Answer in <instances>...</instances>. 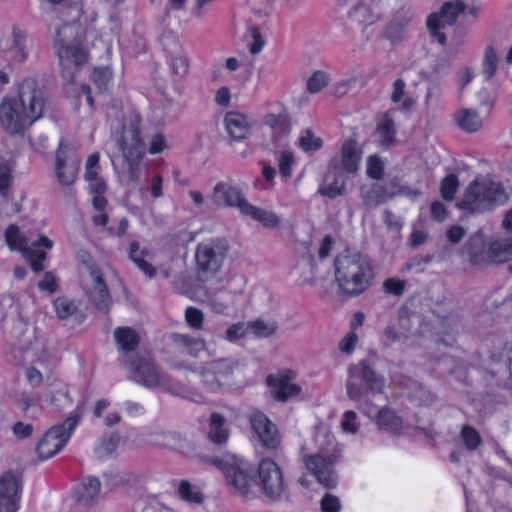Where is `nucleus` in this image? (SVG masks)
Masks as SVG:
<instances>
[{
  "label": "nucleus",
  "mask_w": 512,
  "mask_h": 512,
  "mask_svg": "<svg viewBox=\"0 0 512 512\" xmlns=\"http://www.w3.org/2000/svg\"><path fill=\"white\" fill-rule=\"evenodd\" d=\"M59 7L61 18H68L55 30L53 44L59 58L62 77L72 83L95 48L110 54L112 38L122 28L118 5L120 0H90L87 3L67 0H46Z\"/></svg>",
  "instance_id": "1"
},
{
  "label": "nucleus",
  "mask_w": 512,
  "mask_h": 512,
  "mask_svg": "<svg viewBox=\"0 0 512 512\" xmlns=\"http://www.w3.org/2000/svg\"><path fill=\"white\" fill-rule=\"evenodd\" d=\"M46 97L38 81L24 78L16 87L15 96L0 102V125L10 135H23L43 117Z\"/></svg>",
  "instance_id": "2"
},
{
  "label": "nucleus",
  "mask_w": 512,
  "mask_h": 512,
  "mask_svg": "<svg viewBox=\"0 0 512 512\" xmlns=\"http://www.w3.org/2000/svg\"><path fill=\"white\" fill-rule=\"evenodd\" d=\"M335 278L339 292L356 297L365 292L373 279L370 259L360 253H345L335 260Z\"/></svg>",
  "instance_id": "3"
},
{
  "label": "nucleus",
  "mask_w": 512,
  "mask_h": 512,
  "mask_svg": "<svg viewBox=\"0 0 512 512\" xmlns=\"http://www.w3.org/2000/svg\"><path fill=\"white\" fill-rule=\"evenodd\" d=\"M384 385V377L364 361L353 364L348 369L347 396L352 401L360 402L361 411L368 417L375 411V406L368 400V396L382 393Z\"/></svg>",
  "instance_id": "4"
},
{
  "label": "nucleus",
  "mask_w": 512,
  "mask_h": 512,
  "mask_svg": "<svg viewBox=\"0 0 512 512\" xmlns=\"http://www.w3.org/2000/svg\"><path fill=\"white\" fill-rule=\"evenodd\" d=\"M324 440L325 443L315 453H308L304 447L301 448V460L322 486L334 488L338 480L335 465L342 457V447L331 434H325Z\"/></svg>",
  "instance_id": "5"
},
{
  "label": "nucleus",
  "mask_w": 512,
  "mask_h": 512,
  "mask_svg": "<svg viewBox=\"0 0 512 512\" xmlns=\"http://www.w3.org/2000/svg\"><path fill=\"white\" fill-rule=\"evenodd\" d=\"M4 239L11 251H18L31 264L35 272L43 270V261L47 258V250L53 247V241L45 235L32 238L30 232L25 233L15 225H9L4 232Z\"/></svg>",
  "instance_id": "6"
},
{
  "label": "nucleus",
  "mask_w": 512,
  "mask_h": 512,
  "mask_svg": "<svg viewBox=\"0 0 512 512\" xmlns=\"http://www.w3.org/2000/svg\"><path fill=\"white\" fill-rule=\"evenodd\" d=\"M212 463L225 475L226 484L232 494L246 499L256 496L253 470L247 461L229 455L214 459Z\"/></svg>",
  "instance_id": "7"
},
{
  "label": "nucleus",
  "mask_w": 512,
  "mask_h": 512,
  "mask_svg": "<svg viewBox=\"0 0 512 512\" xmlns=\"http://www.w3.org/2000/svg\"><path fill=\"white\" fill-rule=\"evenodd\" d=\"M228 244L224 239H211L201 242L195 250L196 274L200 281L214 279L222 269L228 254Z\"/></svg>",
  "instance_id": "8"
},
{
  "label": "nucleus",
  "mask_w": 512,
  "mask_h": 512,
  "mask_svg": "<svg viewBox=\"0 0 512 512\" xmlns=\"http://www.w3.org/2000/svg\"><path fill=\"white\" fill-rule=\"evenodd\" d=\"M119 147L127 161V177L131 182H138L141 177L140 162L145 154V144L140 136L139 119L134 117L128 125L123 126Z\"/></svg>",
  "instance_id": "9"
},
{
  "label": "nucleus",
  "mask_w": 512,
  "mask_h": 512,
  "mask_svg": "<svg viewBox=\"0 0 512 512\" xmlns=\"http://www.w3.org/2000/svg\"><path fill=\"white\" fill-rule=\"evenodd\" d=\"M257 486L269 501L280 502L288 498V485L283 470L272 458L260 460L257 468Z\"/></svg>",
  "instance_id": "10"
},
{
  "label": "nucleus",
  "mask_w": 512,
  "mask_h": 512,
  "mask_svg": "<svg viewBox=\"0 0 512 512\" xmlns=\"http://www.w3.org/2000/svg\"><path fill=\"white\" fill-rule=\"evenodd\" d=\"M25 357L31 362L26 368L25 376L32 387H39L44 382L50 385L53 379H57L53 374L52 358L44 342L36 340L25 349Z\"/></svg>",
  "instance_id": "11"
},
{
  "label": "nucleus",
  "mask_w": 512,
  "mask_h": 512,
  "mask_svg": "<svg viewBox=\"0 0 512 512\" xmlns=\"http://www.w3.org/2000/svg\"><path fill=\"white\" fill-rule=\"evenodd\" d=\"M78 422L79 416L71 415L62 424L51 427L36 446L38 457L46 460L56 455L66 445Z\"/></svg>",
  "instance_id": "12"
},
{
  "label": "nucleus",
  "mask_w": 512,
  "mask_h": 512,
  "mask_svg": "<svg viewBox=\"0 0 512 512\" xmlns=\"http://www.w3.org/2000/svg\"><path fill=\"white\" fill-rule=\"evenodd\" d=\"M466 9L465 4L461 0L445 2L439 13L432 14L427 19V28L431 36L441 45L446 44V36L441 32L447 26L456 23L458 16Z\"/></svg>",
  "instance_id": "13"
},
{
  "label": "nucleus",
  "mask_w": 512,
  "mask_h": 512,
  "mask_svg": "<svg viewBox=\"0 0 512 512\" xmlns=\"http://www.w3.org/2000/svg\"><path fill=\"white\" fill-rule=\"evenodd\" d=\"M88 275L83 281L84 289L90 302L101 312H108L112 303V299L104 281L101 270L94 266L88 265Z\"/></svg>",
  "instance_id": "14"
},
{
  "label": "nucleus",
  "mask_w": 512,
  "mask_h": 512,
  "mask_svg": "<svg viewBox=\"0 0 512 512\" xmlns=\"http://www.w3.org/2000/svg\"><path fill=\"white\" fill-rule=\"evenodd\" d=\"M80 160L76 157L73 149L65 142L61 141L56 151L55 174L58 182L62 186H71L74 184Z\"/></svg>",
  "instance_id": "15"
},
{
  "label": "nucleus",
  "mask_w": 512,
  "mask_h": 512,
  "mask_svg": "<svg viewBox=\"0 0 512 512\" xmlns=\"http://www.w3.org/2000/svg\"><path fill=\"white\" fill-rule=\"evenodd\" d=\"M251 427L261 445L268 450H278L281 446V435L277 426L260 411H253L249 417Z\"/></svg>",
  "instance_id": "16"
},
{
  "label": "nucleus",
  "mask_w": 512,
  "mask_h": 512,
  "mask_svg": "<svg viewBox=\"0 0 512 512\" xmlns=\"http://www.w3.org/2000/svg\"><path fill=\"white\" fill-rule=\"evenodd\" d=\"M361 158L362 150L358 146L357 141L347 139L343 142L339 153L330 159L329 168L354 174L359 169Z\"/></svg>",
  "instance_id": "17"
},
{
  "label": "nucleus",
  "mask_w": 512,
  "mask_h": 512,
  "mask_svg": "<svg viewBox=\"0 0 512 512\" xmlns=\"http://www.w3.org/2000/svg\"><path fill=\"white\" fill-rule=\"evenodd\" d=\"M295 378L296 374L291 370L267 376L266 381L271 388L272 397L278 402H287L298 396L302 392V387L293 382Z\"/></svg>",
  "instance_id": "18"
},
{
  "label": "nucleus",
  "mask_w": 512,
  "mask_h": 512,
  "mask_svg": "<svg viewBox=\"0 0 512 512\" xmlns=\"http://www.w3.org/2000/svg\"><path fill=\"white\" fill-rule=\"evenodd\" d=\"M210 199L217 207L237 208L241 214L249 203L242 192L228 182L217 183Z\"/></svg>",
  "instance_id": "19"
},
{
  "label": "nucleus",
  "mask_w": 512,
  "mask_h": 512,
  "mask_svg": "<svg viewBox=\"0 0 512 512\" xmlns=\"http://www.w3.org/2000/svg\"><path fill=\"white\" fill-rule=\"evenodd\" d=\"M121 362L129 369L131 379L145 387L154 388L163 381V376L157 366L148 360H139L136 364L135 362H128L126 358H123Z\"/></svg>",
  "instance_id": "20"
},
{
  "label": "nucleus",
  "mask_w": 512,
  "mask_h": 512,
  "mask_svg": "<svg viewBox=\"0 0 512 512\" xmlns=\"http://www.w3.org/2000/svg\"><path fill=\"white\" fill-rule=\"evenodd\" d=\"M491 361L487 375L495 379L498 387L512 389V347L504 348L499 357L492 355Z\"/></svg>",
  "instance_id": "21"
},
{
  "label": "nucleus",
  "mask_w": 512,
  "mask_h": 512,
  "mask_svg": "<svg viewBox=\"0 0 512 512\" xmlns=\"http://www.w3.org/2000/svg\"><path fill=\"white\" fill-rule=\"evenodd\" d=\"M234 364L230 359L220 358L203 365L199 371L202 383L211 388L222 385L223 379L232 374Z\"/></svg>",
  "instance_id": "22"
},
{
  "label": "nucleus",
  "mask_w": 512,
  "mask_h": 512,
  "mask_svg": "<svg viewBox=\"0 0 512 512\" xmlns=\"http://www.w3.org/2000/svg\"><path fill=\"white\" fill-rule=\"evenodd\" d=\"M254 126L253 119L244 113L231 111L224 116V127L234 141H244L249 138Z\"/></svg>",
  "instance_id": "23"
},
{
  "label": "nucleus",
  "mask_w": 512,
  "mask_h": 512,
  "mask_svg": "<svg viewBox=\"0 0 512 512\" xmlns=\"http://www.w3.org/2000/svg\"><path fill=\"white\" fill-rule=\"evenodd\" d=\"M507 200L508 194L499 182L491 179L482 181V210L503 205Z\"/></svg>",
  "instance_id": "24"
},
{
  "label": "nucleus",
  "mask_w": 512,
  "mask_h": 512,
  "mask_svg": "<svg viewBox=\"0 0 512 512\" xmlns=\"http://www.w3.org/2000/svg\"><path fill=\"white\" fill-rule=\"evenodd\" d=\"M346 193V178L339 170L329 168L324 182L318 188V194L334 199Z\"/></svg>",
  "instance_id": "25"
},
{
  "label": "nucleus",
  "mask_w": 512,
  "mask_h": 512,
  "mask_svg": "<svg viewBox=\"0 0 512 512\" xmlns=\"http://www.w3.org/2000/svg\"><path fill=\"white\" fill-rule=\"evenodd\" d=\"M381 0H361L351 11V17L364 24H371L381 16Z\"/></svg>",
  "instance_id": "26"
},
{
  "label": "nucleus",
  "mask_w": 512,
  "mask_h": 512,
  "mask_svg": "<svg viewBox=\"0 0 512 512\" xmlns=\"http://www.w3.org/2000/svg\"><path fill=\"white\" fill-rule=\"evenodd\" d=\"M171 339L179 352L191 357H198L199 353L206 348V343L203 339L194 338L189 335L175 333L171 336Z\"/></svg>",
  "instance_id": "27"
},
{
  "label": "nucleus",
  "mask_w": 512,
  "mask_h": 512,
  "mask_svg": "<svg viewBox=\"0 0 512 512\" xmlns=\"http://www.w3.org/2000/svg\"><path fill=\"white\" fill-rule=\"evenodd\" d=\"M375 422L380 430L395 435L400 434L404 427L401 417L389 407H383L378 411Z\"/></svg>",
  "instance_id": "28"
},
{
  "label": "nucleus",
  "mask_w": 512,
  "mask_h": 512,
  "mask_svg": "<svg viewBox=\"0 0 512 512\" xmlns=\"http://www.w3.org/2000/svg\"><path fill=\"white\" fill-rule=\"evenodd\" d=\"M100 492V481L95 477H87L83 479L77 491L76 500L84 506H91L99 498Z\"/></svg>",
  "instance_id": "29"
},
{
  "label": "nucleus",
  "mask_w": 512,
  "mask_h": 512,
  "mask_svg": "<svg viewBox=\"0 0 512 512\" xmlns=\"http://www.w3.org/2000/svg\"><path fill=\"white\" fill-rule=\"evenodd\" d=\"M120 47L129 55L135 56L145 50L146 44L143 32L134 27L118 39Z\"/></svg>",
  "instance_id": "30"
},
{
  "label": "nucleus",
  "mask_w": 512,
  "mask_h": 512,
  "mask_svg": "<svg viewBox=\"0 0 512 512\" xmlns=\"http://www.w3.org/2000/svg\"><path fill=\"white\" fill-rule=\"evenodd\" d=\"M487 259L491 263H504L512 260V238L500 239L491 243ZM512 271V265L509 266Z\"/></svg>",
  "instance_id": "31"
},
{
  "label": "nucleus",
  "mask_w": 512,
  "mask_h": 512,
  "mask_svg": "<svg viewBox=\"0 0 512 512\" xmlns=\"http://www.w3.org/2000/svg\"><path fill=\"white\" fill-rule=\"evenodd\" d=\"M46 398L48 402L57 409H62L71 405V399L67 386L58 379H53L47 386Z\"/></svg>",
  "instance_id": "32"
},
{
  "label": "nucleus",
  "mask_w": 512,
  "mask_h": 512,
  "mask_svg": "<svg viewBox=\"0 0 512 512\" xmlns=\"http://www.w3.org/2000/svg\"><path fill=\"white\" fill-rule=\"evenodd\" d=\"M129 259L149 278L156 274V269L147 261L149 251L145 248H140L137 241L131 242L129 246Z\"/></svg>",
  "instance_id": "33"
},
{
  "label": "nucleus",
  "mask_w": 512,
  "mask_h": 512,
  "mask_svg": "<svg viewBox=\"0 0 512 512\" xmlns=\"http://www.w3.org/2000/svg\"><path fill=\"white\" fill-rule=\"evenodd\" d=\"M114 339L122 352L134 351L140 342L138 333L130 327H118L114 331Z\"/></svg>",
  "instance_id": "34"
},
{
  "label": "nucleus",
  "mask_w": 512,
  "mask_h": 512,
  "mask_svg": "<svg viewBox=\"0 0 512 512\" xmlns=\"http://www.w3.org/2000/svg\"><path fill=\"white\" fill-rule=\"evenodd\" d=\"M21 482L12 473H5L0 476V499L20 501Z\"/></svg>",
  "instance_id": "35"
},
{
  "label": "nucleus",
  "mask_w": 512,
  "mask_h": 512,
  "mask_svg": "<svg viewBox=\"0 0 512 512\" xmlns=\"http://www.w3.org/2000/svg\"><path fill=\"white\" fill-rule=\"evenodd\" d=\"M9 52L15 63H23L28 57L27 38L25 33L18 27L12 30V47Z\"/></svg>",
  "instance_id": "36"
},
{
  "label": "nucleus",
  "mask_w": 512,
  "mask_h": 512,
  "mask_svg": "<svg viewBox=\"0 0 512 512\" xmlns=\"http://www.w3.org/2000/svg\"><path fill=\"white\" fill-rule=\"evenodd\" d=\"M396 129L394 120L388 113L384 114L377 125L376 137L378 143L383 147L392 145L395 141Z\"/></svg>",
  "instance_id": "37"
},
{
  "label": "nucleus",
  "mask_w": 512,
  "mask_h": 512,
  "mask_svg": "<svg viewBox=\"0 0 512 512\" xmlns=\"http://www.w3.org/2000/svg\"><path fill=\"white\" fill-rule=\"evenodd\" d=\"M396 196V193L388 192L384 186L373 185L368 190H362V199L368 208H374Z\"/></svg>",
  "instance_id": "38"
},
{
  "label": "nucleus",
  "mask_w": 512,
  "mask_h": 512,
  "mask_svg": "<svg viewBox=\"0 0 512 512\" xmlns=\"http://www.w3.org/2000/svg\"><path fill=\"white\" fill-rule=\"evenodd\" d=\"M242 215L250 217L253 220H256L263 224L264 226L270 228L276 227L280 223L279 217L274 212L253 206L250 203H248Z\"/></svg>",
  "instance_id": "39"
},
{
  "label": "nucleus",
  "mask_w": 512,
  "mask_h": 512,
  "mask_svg": "<svg viewBox=\"0 0 512 512\" xmlns=\"http://www.w3.org/2000/svg\"><path fill=\"white\" fill-rule=\"evenodd\" d=\"M459 209L475 212L480 207V185L474 180L465 190L462 200L457 203Z\"/></svg>",
  "instance_id": "40"
},
{
  "label": "nucleus",
  "mask_w": 512,
  "mask_h": 512,
  "mask_svg": "<svg viewBox=\"0 0 512 512\" xmlns=\"http://www.w3.org/2000/svg\"><path fill=\"white\" fill-rule=\"evenodd\" d=\"M225 418L219 413L210 416L208 437L215 444H223L228 439V430L224 427Z\"/></svg>",
  "instance_id": "41"
},
{
  "label": "nucleus",
  "mask_w": 512,
  "mask_h": 512,
  "mask_svg": "<svg viewBox=\"0 0 512 512\" xmlns=\"http://www.w3.org/2000/svg\"><path fill=\"white\" fill-rule=\"evenodd\" d=\"M55 313L60 320H66L75 315L78 306L75 302L67 297H58L53 302Z\"/></svg>",
  "instance_id": "42"
},
{
  "label": "nucleus",
  "mask_w": 512,
  "mask_h": 512,
  "mask_svg": "<svg viewBox=\"0 0 512 512\" xmlns=\"http://www.w3.org/2000/svg\"><path fill=\"white\" fill-rule=\"evenodd\" d=\"M264 122L276 133L287 134L290 131V121L286 113L268 114Z\"/></svg>",
  "instance_id": "43"
},
{
  "label": "nucleus",
  "mask_w": 512,
  "mask_h": 512,
  "mask_svg": "<svg viewBox=\"0 0 512 512\" xmlns=\"http://www.w3.org/2000/svg\"><path fill=\"white\" fill-rule=\"evenodd\" d=\"M330 82V76L328 73L317 70L312 73V75L308 78L306 89L310 94L319 93L322 89H324Z\"/></svg>",
  "instance_id": "44"
},
{
  "label": "nucleus",
  "mask_w": 512,
  "mask_h": 512,
  "mask_svg": "<svg viewBox=\"0 0 512 512\" xmlns=\"http://www.w3.org/2000/svg\"><path fill=\"white\" fill-rule=\"evenodd\" d=\"M248 327L249 331L259 338H266L273 335L278 328L275 322H266L262 319L248 322Z\"/></svg>",
  "instance_id": "45"
},
{
  "label": "nucleus",
  "mask_w": 512,
  "mask_h": 512,
  "mask_svg": "<svg viewBox=\"0 0 512 512\" xmlns=\"http://www.w3.org/2000/svg\"><path fill=\"white\" fill-rule=\"evenodd\" d=\"M498 63L499 59L495 49L492 46H488L485 49L483 64V73L486 80H491L495 76L498 69Z\"/></svg>",
  "instance_id": "46"
},
{
  "label": "nucleus",
  "mask_w": 512,
  "mask_h": 512,
  "mask_svg": "<svg viewBox=\"0 0 512 512\" xmlns=\"http://www.w3.org/2000/svg\"><path fill=\"white\" fill-rule=\"evenodd\" d=\"M247 47L252 55L261 52L265 45V39L258 27H250L246 35Z\"/></svg>",
  "instance_id": "47"
},
{
  "label": "nucleus",
  "mask_w": 512,
  "mask_h": 512,
  "mask_svg": "<svg viewBox=\"0 0 512 512\" xmlns=\"http://www.w3.org/2000/svg\"><path fill=\"white\" fill-rule=\"evenodd\" d=\"M457 122L459 126L468 132H475L478 129V115L477 111L463 109L457 115Z\"/></svg>",
  "instance_id": "48"
},
{
  "label": "nucleus",
  "mask_w": 512,
  "mask_h": 512,
  "mask_svg": "<svg viewBox=\"0 0 512 512\" xmlns=\"http://www.w3.org/2000/svg\"><path fill=\"white\" fill-rule=\"evenodd\" d=\"M460 437L467 450H476L480 444L478 431L469 425H464L461 428Z\"/></svg>",
  "instance_id": "49"
},
{
  "label": "nucleus",
  "mask_w": 512,
  "mask_h": 512,
  "mask_svg": "<svg viewBox=\"0 0 512 512\" xmlns=\"http://www.w3.org/2000/svg\"><path fill=\"white\" fill-rule=\"evenodd\" d=\"M459 187L458 178L451 174L446 176L440 184V193L444 200L452 201Z\"/></svg>",
  "instance_id": "50"
},
{
  "label": "nucleus",
  "mask_w": 512,
  "mask_h": 512,
  "mask_svg": "<svg viewBox=\"0 0 512 512\" xmlns=\"http://www.w3.org/2000/svg\"><path fill=\"white\" fill-rule=\"evenodd\" d=\"M112 79V71L108 67L95 68L92 73V81L100 91L107 90Z\"/></svg>",
  "instance_id": "51"
},
{
  "label": "nucleus",
  "mask_w": 512,
  "mask_h": 512,
  "mask_svg": "<svg viewBox=\"0 0 512 512\" xmlns=\"http://www.w3.org/2000/svg\"><path fill=\"white\" fill-rule=\"evenodd\" d=\"M340 426L343 432L355 435L360 427L357 413L353 410H347L343 413Z\"/></svg>",
  "instance_id": "52"
},
{
  "label": "nucleus",
  "mask_w": 512,
  "mask_h": 512,
  "mask_svg": "<svg viewBox=\"0 0 512 512\" xmlns=\"http://www.w3.org/2000/svg\"><path fill=\"white\" fill-rule=\"evenodd\" d=\"M358 80L359 74L356 71L349 72L335 85L334 94L338 97L344 96L356 84Z\"/></svg>",
  "instance_id": "53"
},
{
  "label": "nucleus",
  "mask_w": 512,
  "mask_h": 512,
  "mask_svg": "<svg viewBox=\"0 0 512 512\" xmlns=\"http://www.w3.org/2000/svg\"><path fill=\"white\" fill-rule=\"evenodd\" d=\"M178 493L182 499L191 503L199 504L203 501L202 494L195 490L188 481H181Z\"/></svg>",
  "instance_id": "54"
},
{
  "label": "nucleus",
  "mask_w": 512,
  "mask_h": 512,
  "mask_svg": "<svg viewBox=\"0 0 512 512\" xmlns=\"http://www.w3.org/2000/svg\"><path fill=\"white\" fill-rule=\"evenodd\" d=\"M120 441V437L117 434H112L107 438H104L98 445L96 451L100 457H106L111 455L117 448Z\"/></svg>",
  "instance_id": "55"
},
{
  "label": "nucleus",
  "mask_w": 512,
  "mask_h": 512,
  "mask_svg": "<svg viewBox=\"0 0 512 512\" xmlns=\"http://www.w3.org/2000/svg\"><path fill=\"white\" fill-rule=\"evenodd\" d=\"M171 70L173 75L182 78L187 75L189 71V60L183 54H177L172 57Z\"/></svg>",
  "instance_id": "56"
},
{
  "label": "nucleus",
  "mask_w": 512,
  "mask_h": 512,
  "mask_svg": "<svg viewBox=\"0 0 512 512\" xmlns=\"http://www.w3.org/2000/svg\"><path fill=\"white\" fill-rule=\"evenodd\" d=\"M299 145L306 152H314L322 147V140L307 130L299 139Z\"/></svg>",
  "instance_id": "57"
},
{
  "label": "nucleus",
  "mask_w": 512,
  "mask_h": 512,
  "mask_svg": "<svg viewBox=\"0 0 512 512\" xmlns=\"http://www.w3.org/2000/svg\"><path fill=\"white\" fill-rule=\"evenodd\" d=\"M367 174L369 177L379 180L384 174V163L376 155L369 156L367 159Z\"/></svg>",
  "instance_id": "58"
},
{
  "label": "nucleus",
  "mask_w": 512,
  "mask_h": 512,
  "mask_svg": "<svg viewBox=\"0 0 512 512\" xmlns=\"http://www.w3.org/2000/svg\"><path fill=\"white\" fill-rule=\"evenodd\" d=\"M11 432L17 440H26L32 437L34 426L30 423L17 421L11 426Z\"/></svg>",
  "instance_id": "59"
},
{
  "label": "nucleus",
  "mask_w": 512,
  "mask_h": 512,
  "mask_svg": "<svg viewBox=\"0 0 512 512\" xmlns=\"http://www.w3.org/2000/svg\"><path fill=\"white\" fill-rule=\"evenodd\" d=\"M100 156L98 153L91 154L85 164L84 178L86 181L93 180L100 176Z\"/></svg>",
  "instance_id": "60"
},
{
  "label": "nucleus",
  "mask_w": 512,
  "mask_h": 512,
  "mask_svg": "<svg viewBox=\"0 0 512 512\" xmlns=\"http://www.w3.org/2000/svg\"><path fill=\"white\" fill-rule=\"evenodd\" d=\"M177 442V435L169 432L155 433L151 439L152 444L164 448H173L177 444Z\"/></svg>",
  "instance_id": "61"
},
{
  "label": "nucleus",
  "mask_w": 512,
  "mask_h": 512,
  "mask_svg": "<svg viewBox=\"0 0 512 512\" xmlns=\"http://www.w3.org/2000/svg\"><path fill=\"white\" fill-rule=\"evenodd\" d=\"M11 181V167L10 165L0 159V194L4 199L8 195V188Z\"/></svg>",
  "instance_id": "62"
},
{
  "label": "nucleus",
  "mask_w": 512,
  "mask_h": 512,
  "mask_svg": "<svg viewBox=\"0 0 512 512\" xmlns=\"http://www.w3.org/2000/svg\"><path fill=\"white\" fill-rule=\"evenodd\" d=\"M294 165V157L290 152L284 151L279 153L278 166L282 177L289 178L291 176V169Z\"/></svg>",
  "instance_id": "63"
},
{
  "label": "nucleus",
  "mask_w": 512,
  "mask_h": 512,
  "mask_svg": "<svg viewBox=\"0 0 512 512\" xmlns=\"http://www.w3.org/2000/svg\"><path fill=\"white\" fill-rule=\"evenodd\" d=\"M322 512H340L341 502L340 499L330 493H326L320 502Z\"/></svg>",
  "instance_id": "64"
}]
</instances>
